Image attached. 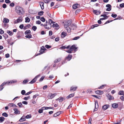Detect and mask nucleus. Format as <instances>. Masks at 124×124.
<instances>
[{"instance_id":"nucleus-1","label":"nucleus","mask_w":124,"mask_h":124,"mask_svg":"<svg viewBox=\"0 0 124 124\" xmlns=\"http://www.w3.org/2000/svg\"><path fill=\"white\" fill-rule=\"evenodd\" d=\"M15 10L16 12L20 16L22 15L24 13L23 9L19 6H16L15 8Z\"/></svg>"},{"instance_id":"nucleus-2","label":"nucleus","mask_w":124,"mask_h":124,"mask_svg":"<svg viewBox=\"0 0 124 124\" xmlns=\"http://www.w3.org/2000/svg\"><path fill=\"white\" fill-rule=\"evenodd\" d=\"M16 82V80H13L10 81H8L6 82H4L0 86V91H1L4 87H3V86L5 84L8 83V84L10 83H14Z\"/></svg>"},{"instance_id":"nucleus-3","label":"nucleus","mask_w":124,"mask_h":124,"mask_svg":"<svg viewBox=\"0 0 124 124\" xmlns=\"http://www.w3.org/2000/svg\"><path fill=\"white\" fill-rule=\"evenodd\" d=\"M77 26L75 24H71L70 26L69 29H67V31L68 32H70L71 30H74L76 29Z\"/></svg>"},{"instance_id":"nucleus-4","label":"nucleus","mask_w":124,"mask_h":124,"mask_svg":"<svg viewBox=\"0 0 124 124\" xmlns=\"http://www.w3.org/2000/svg\"><path fill=\"white\" fill-rule=\"evenodd\" d=\"M71 23V21L69 20L65 22L64 24V28L67 30V29H69Z\"/></svg>"},{"instance_id":"nucleus-5","label":"nucleus","mask_w":124,"mask_h":124,"mask_svg":"<svg viewBox=\"0 0 124 124\" xmlns=\"http://www.w3.org/2000/svg\"><path fill=\"white\" fill-rule=\"evenodd\" d=\"M77 48L76 46L75 45H73L71 46L69 49L66 51V52L69 53H71L72 51L74 50L75 51H77Z\"/></svg>"},{"instance_id":"nucleus-6","label":"nucleus","mask_w":124,"mask_h":124,"mask_svg":"<svg viewBox=\"0 0 124 124\" xmlns=\"http://www.w3.org/2000/svg\"><path fill=\"white\" fill-rule=\"evenodd\" d=\"M48 21V23L47 24V27H45V28L46 29H49L51 28L52 26L51 24L54 23L53 21L51 19H49Z\"/></svg>"},{"instance_id":"nucleus-7","label":"nucleus","mask_w":124,"mask_h":124,"mask_svg":"<svg viewBox=\"0 0 124 124\" xmlns=\"http://www.w3.org/2000/svg\"><path fill=\"white\" fill-rule=\"evenodd\" d=\"M57 93H49L48 94L47 96V98L48 99H52L57 95Z\"/></svg>"},{"instance_id":"nucleus-8","label":"nucleus","mask_w":124,"mask_h":124,"mask_svg":"<svg viewBox=\"0 0 124 124\" xmlns=\"http://www.w3.org/2000/svg\"><path fill=\"white\" fill-rule=\"evenodd\" d=\"M51 108L50 107H43L41 108V109H39V112L40 113H42L43 112V110L47 109H51Z\"/></svg>"},{"instance_id":"nucleus-9","label":"nucleus","mask_w":124,"mask_h":124,"mask_svg":"<svg viewBox=\"0 0 124 124\" xmlns=\"http://www.w3.org/2000/svg\"><path fill=\"white\" fill-rule=\"evenodd\" d=\"M22 20L23 18L22 17L20 16L16 20H15L14 22V23L15 24L19 23L22 22Z\"/></svg>"},{"instance_id":"nucleus-10","label":"nucleus","mask_w":124,"mask_h":124,"mask_svg":"<svg viewBox=\"0 0 124 124\" xmlns=\"http://www.w3.org/2000/svg\"><path fill=\"white\" fill-rule=\"evenodd\" d=\"M46 50L44 46H42L41 48L39 51L40 53L39 54V55L43 54L44 53L45 51Z\"/></svg>"},{"instance_id":"nucleus-11","label":"nucleus","mask_w":124,"mask_h":124,"mask_svg":"<svg viewBox=\"0 0 124 124\" xmlns=\"http://www.w3.org/2000/svg\"><path fill=\"white\" fill-rule=\"evenodd\" d=\"M40 75L39 74L37 76H36L35 78H33L32 80H31L30 82V83L31 84H32L34 83L37 80V78H38L40 76Z\"/></svg>"},{"instance_id":"nucleus-12","label":"nucleus","mask_w":124,"mask_h":124,"mask_svg":"<svg viewBox=\"0 0 124 124\" xmlns=\"http://www.w3.org/2000/svg\"><path fill=\"white\" fill-rule=\"evenodd\" d=\"M52 26L53 27H55V29H58L59 28V25L57 23L53 24L52 25Z\"/></svg>"},{"instance_id":"nucleus-13","label":"nucleus","mask_w":124,"mask_h":124,"mask_svg":"<svg viewBox=\"0 0 124 124\" xmlns=\"http://www.w3.org/2000/svg\"><path fill=\"white\" fill-rule=\"evenodd\" d=\"M95 108L94 109V111H97L98 108V102H95Z\"/></svg>"},{"instance_id":"nucleus-14","label":"nucleus","mask_w":124,"mask_h":124,"mask_svg":"<svg viewBox=\"0 0 124 124\" xmlns=\"http://www.w3.org/2000/svg\"><path fill=\"white\" fill-rule=\"evenodd\" d=\"M79 5L78 4H76L73 5L72 8L73 9H75L78 8L79 7Z\"/></svg>"},{"instance_id":"nucleus-15","label":"nucleus","mask_w":124,"mask_h":124,"mask_svg":"<svg viewBox=\"0 0 124 124\" xmlns=\"http://www.w3.org/2000/svg\"><path fill=\"white\" fill-rule=\"evenodd\" d=\"M109 105H105L102 107V109L104 110H105L107 109L109 107Z\"/></svg>"},{"instance_id":"nucleus-16","label":"nucleus","mask_w":124,"mask_h":124,"mask_svg":"<svg viewBox=\"0 0 124 124\" xmlns=\"http://www.w3.org/2000/svg\"><path fill=\"white\" fill-rule=\"evenodd\" d=\"M72 56L71 55L69 54L65 58V59L67 60L68 61H69L72 58Z\"/></svg>"},{"instance_id":"nucleus-17","label":"nucleus","mask_w":124,"mask_h":124,"mask_svg":"<svg viewBox=\"0 0 124 124\" xmlns=\"http://www.w3.org/2000/svg\"><path fill=\"white\" fill-rule=\"evenodd\" d=\"M13 110L15 111L14 113L15 114H20V111L18 110L17 108H14Z\"/></svg>"},{"instance_id":"nucleus-18","label":"nucleus","mask_w":124,"mask_h":124,"mask_svg":"<svg viewBox=\"0 0 124 124\" xmlns=\"http://www.w3.org/2000/svg\"><path fill=\"white\" fill-rule=\"evenodd\" d=\"M39 4L42 9H43L44 8V3L43 2H40Z\"/></svg>"},{"instance_id":"nucleus-19","label":"nucleus","mask_w":124,"mask_h":124,"mask_svg":"<svg viewBox=\"0 0 124 124\" xmlns=\"http://www.w3.org/2000/svg\"><path fill=\"white\" fill-rule=\"evenodd\" d=\"M95 93L97 94H101L103 93V92L101 90H98L95 91Z\"/></svg>"},{"instance_id":"nucleus-20","label":"nucleus","mask_w":124,"mask_h":124,"mask_svg":"<svg viewBox=\"0 0 124 124\" xmlns=\"http://www.w3.org/2000/svg\"><path fill=\"white\" fill-rule=\"evenodd\" d=\"M77 88V86L75 87L74 86H72L70 87V90L75 91L76 90Z\"/></svg>"},{"instance_id":"nucleus-21","label":"nucleus","mask_w":124,"mask_h":124,"mask_svg":"<svg viewBox=\"0 0 124 124\" xmlns=\"http://www.w3.org/2000/svg\"><path fill=\"white\" fill-rule=\"evenodd\" d=\"M9 21V20L7 18H5L3 19V22L4 23H8Z\"/></svg>"},{"instance_id":"nucleus-22","label":"nucleus","mask_w":124,"mask_h":124,"mask_svg":"<svg viewBox=\"0 0 124 124\" xmlns=\"http://www.w3.org/2000/svg\"><path fill=\"white\" fill-rule=\"evenodd\" d=\"M67 35V34L64 32H62L61 33V36L62 38H63L65 37Z\"/></svg>"},{"instance_id":"nucleus-23","label":"nucleus","mask_w":124,"mask_h":124,"mask_svg":"<svg viewBox=\"0 0 124 124\" xmlns=\"http://www.w3.org/2000/svg\"><path fill=\"white\" fill-rule=\"evenodd\" d=\"M25 119L26 118L25 116H23L19 120V121L20 122L23 121L25 120Z\"/></svg>"},{"instance_id":"nucleus-24","label":"nucleus","mask_w":124,"mask_h":124,"mask_svg":"<svg viewBox=\"0 0 124 124\" xmlns=\"http://www.w3.org/2000/svg\"><path fill=\"white\" fill-rule=\"evenodd\" d=\"M74 95V93H72L71 94L69 95L68 96H67L66 97V98L67 99H69L70 98L73 97Z\"/></svg>"},{"instance_id":"nucleus-25","label":"nucleus","mask_w":124,"mask_h":124,"mask_svg":"<svg viewBox=\"0 0 124 124\" xmlns=\"http://www.w3.org/2000/svg\"><path fill=\"white\" fill-rule=\"evenodd\" d=\"M112 107L114 108H116L118 107V105L116 103H114L112 105Z\"/></svg>"},{"instance_id":"nucleus-26","label":"nucleus","mask_w":124,"mask_h":124,"mask_svg":"<svg viewBox=\"0 0 124 124\" xmlns=\"http://www.w3.org/2000/svg\"><path fill=\"white\" fill-rule=\"evenodd\" d=\"M61 114V112H59L54 114L53 116L54 117H56L59 115Z\"/></svg>"},{"instance_id":"nucleus-27","label":"nucleus","mask_w":124,"mask_h":124,"mask_svg":"<svg viewBox=\"0 0 124 124\" xmlns=\"http://www.w3.org/2000/svg\"><path fill=\"white\" fill-rule=\"evenodd\" d=\"M70 47V46H67V47H66L65 46H64L60 47V48L61 49H65L66 48L68 49Z\"/></svg>"},{"instance_id":"nucleus-28","label":"nucleus","mask_w":124,"mask_h":124,"mask_svg":"<svg viewBox=\"0 0 124 124\" xmlns=\"http://www.w3.org/2000/svg\"><path fill=\"white\" fill-rule=\"evenodd\" d=\"M93 12L96 15H98L100 13V12L97 10H94L93 11Z\"/></svg>"},{"instance_id":"nucleus-29","label":"nucleus","mask_w":124,"mask_h":124,"mask_svg":"<svg viewBox=\"0 0 124 124\" xmlns=\"http://www.w3.org/2000/svg\"><path fill=\"white\" fill-rule=\"evenodd\" d=\"M7 32L10 36H12L13 34V32L9 30L7 31Z\"/></svg>"},{"instance_id":"nucleus-30","label":"nucleus","mask_w":124,"mask_h":124,"mask_svg":"<svg viewBox=\"0 0 124 124\" xmlns=\"http://www.w3.org/2000/svg\"><path fill=\"white\" fill-rule=\"evenodd\" d=\"M118 94L120 95H124V92L123 91H121L119 92Z\"/></svg>"},{"instance_id":"nucleus-31","label":"nucleus","mask_w":124,"mask_h":124,"mask_svg":"<svg viewBox=\"0 0 124 124\" xmlns=\"http://www.w3.org/2000/svg\"><path fill=\"white\" fill-rule=\"evenodd\" d=\"M25 22H29L30 21V19L28 17H26L25 18Z\"/></svg>"},{"instance_id":"nucleus-32","label":"nucleus","mask_w":124,"mask_h":124,"mask_svg":"<svg viewBox=\"0 0 124 124\" xmlns=\"http://www.w3.org/2000/svg\"><path fill=\"white\" fill-rule=\"evenodd\" d=\"M5 118L3 117H0V123L2 122L4 120Z\"/></svg>"},{"instance_id":"nucleus-33","label":"nucleus","mask_w":124,"mask_h":124,"mask_svg":"<svg viewBox=\"0 0 124 124\" xmlns=\"http://www.w3.org/2000/svg\"><path fill=\"white\" fill-rule=\"evenodd\" d=\"M61 60V59L60 58H59L57 59H56L54 61V62L56 63L58 62H60Z\"/></svg>"},{"instance_id":"nucleus-34","label":"nucleus","mask_w":124,"mask_h":124,"mask_svg":"<svg viewBox=\"0 0 124 124\" xmlns=\"http://www.w3.org/2000/svg\"><path fill=\"white\" fill-rule=\"evenodd\" d=\"M31 32L30 30H26L25 32V35L27 34H28L30 33Z\"/></svg>"},{"instance_id":"nucleus-35","label":"nucleus","mask_w":124,"mask_h":124,"mask_svg":"<svg viewBox=\"0 0 124 124\" xmlns=\"http://www.w3.org/2000/svg\"><path fill=\"white\" fill-rule=\"evenodd\" d=\"M25 37L27 38H31L32 37V35L30 34H29L26 35Z\"/></svg>"},{"instance_id":"nucleus-36","label":"nucleus","mask_w":124,"mask_h":124,"mask_svg":"<svg viewBox=\"0 0 124 124\" xmlns=\"http://www.w3.org/2000/svg\"><path fill=\"white\" fill-rule=\"evenodd\" d=\"M63 98H59L57 99V100L59 101V102H62L63 100Z\"/></svg>"},{"instance_id":"nucleus-37","label":"nucleus","mask_w":124,"mask_h":124,"mask_svg":"<svg viewBox=\"0 0 124 124\" xmlns=\"http://www.w3.org/2000/svg\"><path fill=\"white\" fill-rule=\"evenodd\" d=\"M2 115L5 117H7L8 116V114L6 112H4L2 113Z\"/></svg>"},{"instance_id":"nucleus-38","label":"nucleus","mask_w":124,"mask_h":124,"mask_svg":"<svg viewBox=\"0 0 124 124\" xmlns=\"http://www.w3.org/2000/svg\"><path fill=\"white\" fill-rule=\"evenodd\" d=\"M37 29V27L35 26H33L32 28V29L34 31H35Z\"/></svg>"},{"instance_id":"nucleus-39","label":"nucleus","mask_w":124,"mask_h":124,"mask_svg":"<svg viewBox=\"0 0 124 124\" xmlns=\"http://www.w3.org/2000/svg\"><path fill=\"white\" fill-rule=\"evenodd\" d=\"M44 12L43 11H41L38 13V14L39 15L41 16L43 15Z\"/></svg>"},{"instance_id":"nucleus-40","label":"nucleus","mask_w":124,"mask_h":124,"mask_svg":"<svg viewBox=\"0 0 124 124\" xmlns=\"http://www.w3.org/2000/svg\"><path fill=\"white\" fill-rule=\"evenodd\" d=\"M40 20L42 21L43 22H45V18L43 17H42L40 19Z\"/></svg>"},{"instance_id":"nucleus-41","label":"nucleus","mask_w":124,"mask_h":124,"mask_svg":"<svg viewBox=\"0 0 124 124\" xmlns=\"http://www.w3.org/2000/svg\"><path fill=\"white\" fill-rule=\"evenodd\" d=\"M17 105L20 107H22V104L21 102L18 103Z\"/></svg>"},{"instance_id":"nucleus-42","label":"nucleus","mask_w":124,"mask_h":124,"mask_svg":"<svg viewBox=\"0 0 124 124\" xmlns=\"http://www.w3.org/2000/svg\"><path fill=\"white\" fill-rule=\"evenodd\" d=\"M14 104L13 103H9L8 105V106L11 107H14Z\"/></svg>"},{"instance_id":"nucleus-43","label":"nucleus","mask_w":124,"mask_h":124,"mask_svg":"<svg viewBox=\"0 0 124 124\" xmlns=\"http://www.w3.org/2000/svg\"><path fill=\"white\" fill-rule=\"evenodd\" d=\"M26 119V118H29L31 117V116L30 115H28L25 116Z\"/></svg>"},{"instance_id":"nucleus-44","label":"nucleus","mask_w":124,"mask_h":124,"mask_svg":"<svg viewBox=\"0 0 124 124\" xmlns=\"http://www.w3.org/2000/svg\"><path fill=\"white\" fill-rule=\"evenodd\" d=\"M28 82V80H24L23 82V84H25L26 83Z\"/></svg>"},{"instance_id":"nucleus-45","label":"nucleus","mask_w":124,"mask_h":124,"mask_svg":"<svg viewBox=\"0 0 124 124\" xmlns=\"http://www.w3.org/2000/svg\"><path fill=\"white\" fill-rule=\"evenodd\" d=\"M80 38L79 36H77L74 38L72 39L73 40H77Z\"/></svg>"},{"instance_id":"nucleus-46","label":"nucleus","mask_w":124,"mask_h":124,"mask_svg":"<svg viewBox=\"0 0 124 124\" xmlns=\"http://www.w3.org/2000/svg\"><path fill=\"white\" fill-rule=\"evenodd\" d=\"M25 91L24 90H22L21 92V93L23 95H24L25 94Z\"/></svg>"},{"instance_id":"nucleus-47","label":"nucleus","mask_w":124,"mask_h":124,"mask_svg":"<svg viewBox=\"0 0 124 124\" xmlns=\"http://www.w3.org/2000/svg\"><path fill=\"white\" fill-rule=\"evenodd\" d=\"M4 33V31L1 29H0V33L2 34Z\"/></svg>"},{"instance_id":"nucleus-48","label":"nucleus","mask_w":124,"mask_h":124,"mask_svg":"<svg viewBox=\"0 0 124 124\" xmlns=\"http://www.w3.org/2000/svg\"><path fill=\"white\" fill-rule=\"evenodd\" d=\"M101 16H103L104 17H105V18H106V19H107L108 17V16L106 15L105 14L101 15Z\"/></svg>"},{"instance_id":"nucleus-49","label":"nucleus","mask_w":124,"mask_h":124,"mask_svg":"<svg viewBox=\"0 0 124 124\" xmlns=\"http://www.w3.org/2000/svg\"><path fill=\"white\" fill-rule=\"evenodd\" d=\"M40 25L41 26H45V27H47V25L46 24H41Z\"/></svg>"},{"instance_id":"nucleus-50","label":"nucleus","mask_w":124,"mask_h":124,"mask_svg":"<svg viewBox=\"0 0 124 124\" xmlns=\"http://www.w3.org/2000/svg\"><path fill=\"white\" fill-rule=\"evenodd\" d=\"M98 25H99L98 24H95L92 26V28H93L95 27H97Z\"/></svg>"},{"instance_id":"nucleus-51","label":"nucleus","mask_w":124,"mask_h":124,"mask_svg":"<svg viewBox=\"0 0 124 124\" xmlns=\"http://www.w3.org/2000/svg\"><path fill=\"white\" fill-rule=\"evenodd\" d=\"M111 16L112 17L115 18L116 17L117 15L116 14H112Z\"/></svg>"},{"instance_id":"nucleus-52","label":"nucleus","mask_w":124,"mask_h":124,"mask_svg":"<svg viewBox=\"0 0 124 124\" xmlns=\"http://www.w3.org/2000/svg\"><path fill=\"white\" fill-rule=\"evenodd\" d=\"M120 6L121 8H124V3H123L120 5Z\"/></svg>"},{"instance_id":"nucleus-53","label":"nucleus","mask_w":124,"mask_h":124,"mask_svg":"<svg viewBox=\"0 0 124 124\" xmlns=\"http://www.w3.org/2000/svg\"><path fill=\"white\" fill-rule=\"evenodd\" d=\"M36 23L37 24H40L41 23V22L39 20H38L36 21Z\"/></svg>"},{"instance_id":"nucleus-54","label":"nucleus","mask_w":124,"mask_h":124,"mask_svg":"<svg viewBox=\"0 0 124 124\" xmlns=\"http://www.w3.org/2000/svg\"><path fill=\"white\" fill-rule=\"evenodd\" d=\"M45 47L47 49L50 48L51 47L50 46L48 45H46L45 46Z\"/></svg>"},{"instance_id":"nucleus-55","label":"nucleus","mask_w":124,"mask_h":124,"mask_svg":"<svg viewBox=\"0 0 124 124\" xmlns=\"http://www.w3.org/2000/svg\"><path fill=\"white\" fill-rule=\"evenodd\" d=\"M52 32L51 31H50L49 32V36H51L52 34Z\"/></svg>"},{"instance_id":"nucleus-56","label":"nucleus","mask_w":124,"mask_h":124,"mask_svg":"<svg viewBox=\"0 0 124 124\" xmlns=\"http://www.w3.org/2000/svg\"><path fill=\"white\" fill-rule=\"evenodd\" d=\"M44 1L45 3H48L49 2V0H44Z\"/></svg>"},{"instance_id":"nucleus-57","label":"nucleus","mask_w":124,"mask_h":124,"mask_svg":"<svg viewBox=\"0 0 124 124\" xmlns=\"http://www.w3.org/2000/svg\"><path fill=\"white\" fill-rule=\"evenodd\" d=\"M14 5H15L14 3L12 2V3H11L10 4L9 6H10L13 7L14 6Z\"/></svg>"},{"instance_id":"nucleus-58","label":"nucleus","mask_w":124,"mask_h":124,"mask_svg":"<svg viewBox=\"0 0 124 124\" xmlns=\"http://www.w3.org/2000/svg\"><path fill=\"white\" fill-rule=\"evenodd\" d=\"M92 96L94 97H96L98 99H100V96H97L95 95H93Z\"/></svg>"},{"instance_id":"nucleus-59","label":"nucleus","mask_w":124,"mask_h":124,"mask_svg":"<svg viewBox=\"0 0 124 124\" xmlns=\"http://www.w3.org/2000/svg\"><path fill=\"white\" fill-rule=\"evenodd\" d=\"M106 7L108 8H111V6L109 4H107L106 5Z\"/></svg>"},{"instance_id":"nucleus-60","label":"nucleus","mask_w":124,"mask_h":124,"mask_svg":"<svg viewBox=\"0 0 124 124\" xmlns=\"http://www.w3.org/2000/svg\"><path fill=\"white\" fill-rule=\"evenodd\" d=\"M22 103L24 104L27 105L28 104V102L26 101H24L22 102Z\"/></svg>"},{"instance_id":"nucleus-61","label":"nucleus","mask_w":124,"mask_h":124,"mask_svg":"<svg viewBox=\"0 0 124 124\" xmlns=\"http://www.w3.org/2000/svg\"><path fill=\"white\" fill-rule=\"evenodd\" d=\"M32 92H31V91L27 93H26L25 94V95H28L30 94H31L32 93Z\"/></svg>"},{"instance_id":"nucleus-62","label":"nucleus","mask_w":124,"mask_h":124,"mask_svg":"<svg viewBox=\"0 0 124 124\" xmlns=\"http://www.w3.org/2000/svg\"><path fill=\"white\" fill-rule=\"evenodd\" d=\"M5 2L6 3H10L11 1L9 0H5Z\"/></svg>"},{"instance_id":"nucleus-63","label":"nucleus","mask_w":124,"mask_h":124,"mask_svg":"<svg viewBox=\"0 0 124 124\" xmlns=\"http://www.w3.org/2000/svg\"><path fill=\"white\" fill-rule=\"evenodd\" d=\"M120 99L122 101H124V95L123 96H121Z\"/></svg>"},{"instance_id":"nucleus-64","label":"nucleus","mask_w":124,"mask_h":124,"mask_svg":"<svg viewBox=\"0 0 124 124\" xmlns=\"http://www.w3.org/2000/svg\"><path fill=\"white\" fill-rule=\"evenodd\" d=\"M44 77L42 76L40 78V79H39V81H41L43 80V79L44 78Z\"/></svg>"}]
</instances>
